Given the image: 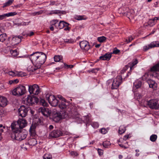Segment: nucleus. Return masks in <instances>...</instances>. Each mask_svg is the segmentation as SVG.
Segmentation results:
<instances>
[{
    "label": "nucleus",
    "instance_id": "09e8293b",
    "mask_svg": "<svg viewBox=\"0 0 159 159\" xmlns=\"http://www.w3.org/2000/svg\"><path fill=\"white\" fill-rule=\"evenodd\" d=\"M120 52V51L119 50L117 49L116 48H115L114 49L112 52L111 53L112 54H118Z\"/></svg>",
    "mask_w": 159,
    "mask_h": 159
},
{
    "label": "nucleus",
    "instance_id": "c03bdc74",
    "mask_svg": "<svg viewBox=\"0 0 159 159\" xmlns=\"http://www.w3.org/2000/svg\"><path fill=\"white\" fill-rule=\"evenodd\" d=\"M84 120L85 122L88 123L90 122L91 121L90 117L88 115L84 117Z\"/></svg>",
    "mask_w": 159,
    "mask_h": 159
},
{
    "label": "nucleus",
    "instance_id": "6e6d98bb",
    "mask_svg": "<svg viewBox=\"0 0 159 159\" xmlns=\"http://www.w3.org/2000/svg\"><path fill=\"white\" fill-rule=\"evenodd\" d=\"M34 34V33L32 31H29L27 32V35L28 36L31 37Z\"/></svg>",
    "mask_w": 159,
    "mask_h": 159
},
{
    "label": "nucleus",
    "instance_id": "3c124183",
    "mask_svg": "<svg viewBox=\"0 0 159 159\" xmlns=\"http://www.w3.org/2000/svg\"><path fill=\"white\" fill-rule=\"evenodd\" d=\"M17 76H24L25 75V74L20 71H17Z\"/></svg>",
    "mask_w": 159,
    "mask_h": 159
},
{
    "label": "nucleus",
    "instance_id": "f3484780",
    "mask_svg": "<svg viewBox=\"0 0 159 159\" xmlns=\"http://www.w3.org/2000/svg\"><path fill=\"white\" fill-rule=\"evenodd\" d=\"M112 57L111 53L108 52L105 53L104 55H102L99 57L98 59V61H109Z\"/></svg>",
    "mask_w": 159,
    "mask_h": 159
},
{
    "label": "nucleus",
    "instance_id": "2f4dec72",
    "mask_svg": "<svg viewBox=\"0 0 159 159\" xmlns=\"http://www.w3.org/2000/svg\"><path fill=\"white\" fill-rule=\"evenodd\" d=\"M103 146L105 148H108L111 145V143L109 141H105L103 142L102 143Z\"/></svg>",
    "mask_w": 159,
    "mask_h": 159
},
{
    "label": "nucleus",
    "instance_id": "bb28decb",
    "mask_svg": "<svg viewBox=\"0 0 159 159\" xmlns=\"http://www.w3.org/2000/svg\"><path fill=\"white\" fill-rule=\"evenodd\" d=\"M64 42L66 43H73L75 42V39L71 38L70 39H65Z\"/></svg>",
    "mask_w": 159,
    "mask_h": 159
},
{
    "label": "nucleus",
    "instance_id": "7ed1b4c3",
    "mask_svg": "<svg viewBox=\"0 0 159 159\" xmlns=\"http://www.w3.org/2000/svg\"><path fill=\"white\" fill-rule=\"evenodd\" d=\"M58 106L60 109V112H66L67 116L69 113L72 112V110L70 107L71 106V104L66 101H59Z\"/></svg>",
    "mask_w": 159,
    "mask_h": 159
},
{
    "label": "nucleus",
    "instance_id": "a18cd8bd",
    "mask_svg": "<svg viewBox=\"0 0 159 159\" xmlns=\"http://www.w3.org/2000/svg\"><path fill=\"white\" fill-rule=\"evenodd\" d=\"M63 67L64 68L68 69V68H72L74 67V65H68L66 63H63Z\"/></svg>",
    "mask_w": 159,
    "mask_h": 159
},
{
    "label": "nucleus",
    "instance_id": "20e7f679",
    "mask_svg": "<svg viewBox=\"0 0 159 159\" xmlns=\"http://www.w3.org/2000/svg\"><path fill=\"white\" fill-rule=\"evenodd\" d=\"M26 92L25 87L23 85H19L12 91V93L15 96H21L25 94Z\"/></svg>",
    "mask_w": 159,
    "mask_h": 159
},
{
    "label": "nucleus",
    "instance_id": "f8f14e48",
    "mask_svg": "<svg viewBox=\"0 0 159 159\" xmlns=\"http://www.w3.org/2000/svg\"><path fill=\"white\" fill-rule=\"evenodd\" d=\"M28 110H30L29 107H26L24 105L21 106L18 109L19 116L22 117H25L27 115Z\"/></svg>",
    "mask_w": 159,
    "mask_h": 159
},
{
    "label": "nucleus",
    "instance_id": "a211bd4d",
    "mask_svg": "<svg viewBox=\"0 0 159 159\" xmlns=\"http://www.w3.org/2000/svg\"><path fill=\"white\" fill-rule=\"evenodd\" d=\"M138 62V61L137 59H136L134 60H133L132 62L129 63V67H130V70L129 71L128 73H127L126 75V77H129V75L131 74V73L130 71H131V70L133 69L134 66L136 65Z\"/></svg>",
    "mask_w": 159,
    "mask_h": 159
},
{
    "label": "nucleus",
    "instance_id": "052dcab7",
    "mask_svg": "<svg viewBox=\"0 0 159 159\" xmlns=\"http://www.w3.org/2000/svg\"><path fill=\"white\" fill-rule=\"evenodd\" d=\"M30 23V22H25L24 21H22L21 23H20V25L22 26H24L26 25H28Z\"/></svg>",
    "mask_w": 159,
    "mask_h": 159
},
{
    "label": "nucleus",
    "instance_id": "e2e57ef3",
    "mask_svg": "<svg viewBox=\"0 0 159 159\" xmlns=\"http://www.w3.org/2000/svg\"><path fill=\"white\" fill-rule=\"evenodd\" d=\"M6 18L5 14L0 15V20Z\"/></svg>",
    "mask_w": 159,
    "mask_h": 159
},
{
    "label": "nucleus",
    "instance_id": "de8ad7c7",
    "mask_svg": "<svg viewBox=\"0 0 159 159\" xmlns=\"http://www.w3.org/2000/svg\"><path fill=\"white\" fill-rule=\"evenodd\" d=\"M23 38V37L19 35L18 36H16L15 37H13L12 38L13 40H17L18 39L19 40V41H21V39Z\"/></svg>",
    "mask_w": 159,
    "mask_h": 159
},
{
    "label": "nucleus",
    "instance_id": "680f3d73",
    "mask_svg": "<svg viewBox=\"0 0 159 159\" xmlns=\"http://www.w3.org/2000/svg\"><path fill=\"white\" fill-rule=\"evenodd\" d=\"M135 151L136 152L135 156L137 157H139L140 155L139 153V149H136Z\"/></svg>",
    "mask_w": 159,
    "mask_h": 159
},
{
    "label": "nucleus",
    "instance_id": "4468645a",
    "mask_svg": "<svg viewBox=\"0 0 159 159\" xmlns=\"http://www.w3.org/2000/svg\"><path fill=\"white\" fill-rule=\"evenodd\" d=\"M39 111L45 117L50 116L51 113V111L45 107H40L39 109Z\"/></svg>",
    "mask_w": 159,
    "mask_h": 159
},
{
    "label": "nucleus",
    "instance_id": "72a5a7b5",
    "mask_svg": "<svg viewBox=\"0 0 159 159\" xmlns=\"http://www.w3.org/2000/svg\"><path fill=\"white\" fill-rule=\"evenodd\" d=\"M62 58V57L59 55H56L54 57V60L55 62H59Z\"/></svg>",
    "mask_w": 159,
    "mask_h": 159
},
{
    "label": "nucleus",
    "instance_id": "4c0bfd02",
    "mask_svg": "<svg viewBox=\"0 0 159 159\" xmlns=\"http://www.w3.org/2000/svg\"><path fill=\"white\" fill-rule=\"evenodd\" d=\"M40 104L43 106V107L47 106L48 104L44 99H41L40 100Z\"/></svg>",
    "mask_w": 159,
    "mask_h": 159
},
{
    "label": "nucleus",
    "instance_id": "5701e85b",
    "mask_svg": "<svg viewBox=\"0 0 159 159\" xmlns=\"http://www.w3.org/2000/svg\"><path fill=\"white\" fill-rule=\"evenodd\" d=\"M69 25V24L64 21H60L59 23H58V29H61L64 27L65 26H67Z\"/></svg>",
    "mask_w": 159,
    "mask_h": 159
},
{
    "label": "nucleus",
    "instance_id": "b1692460",
    "mask_svg": "<svg viewBox=\"0 0 159 159\" xmlns=\"http://www.w3.org/2000/svg\"><path fill=\"white\" fill-rule=\"evenodd\" d=\"M28 144L30 146H34L37 144V141L35 138H32L28 140Z\"/></svg>",
    "mask_w": 159,
    "mask_h": 159
},
{
    "label": "nucleus",
    "instance_id": "473e14b6",
    "mask_svg": "<svg viewBox=\"0 0 159 159\" xmlns=\"http://www.w3.org/2000/svg\"><path fill=\"white\" fill-rule=\"evenodd\" d=\"M107 38L103 36L98 37V40L100 43H103L106 41Z\"/></svg>",
    "mask_w": 159,
    "mask_h": 159
},
{
    "label": "nucleus",
    "instance_id": "6ab92c4d",
    "mask_svg": "<svg viewBox=\"0 0 159 159\" xmlns=\"http://www.w3.org/2000/svg\"><path fill=\"white\" fill-rule=\"evenodd\" d=\"M147 82L150 88H152L155 90L157 89V84L155 81L151 79H148L147 81Z\"/></svg>",
    "mask_w": 159,
    "mask_h": 159
},
{
    "label": "nucleus",
    "instance_id": "7c9ffc66",
    "mask_svg": "<svg viewBox=\"0 0 159 159\" xmlns=\"http://www.w3.org/2000/svg\"><path fill=\"white\" fill-rule=\"evenodd\" d=\"M125 128L123 126H120L119 128V133L120 134H122L125 131Z\"/></svg>",
    "mask_w": 159,
    "mask_h": 159
},
{
    "label": "nucleus",
    "instance_id": "69168bd1",
    "mask_svg": "<svg viewBox=\"0 0 159 159\" xmlns=\"http://www.w3.org/2000/svg\"><path fill=\"white\" fill-rule=\"evenodd\" d=\"M149 26H150V25H149V23L148 22L147 23H145L144 24L143 27L144 28H146L147 27H148Z\"/></svg>",
    "mask_w": 159,
    "mask_h": 159
},
{
    "label": "nucleus",
    "instance_id": "39448f33",
    "mask_svg": "<svg viewBox=\"0 0 159 159\" xmlns=\"http://www.w3.org/2000/svg\"><path fill=\"white\" fill-rule=\"evenodd\" d=\"M67 113L65 112H56L52 116L53 120L56 122H58L62 119H64L67 117Z\"/></svg>",
    "mask_w": 159,
    "mask_h": 159
},
{
    "label": "nucleus",
    "instance_id": "f704fd0d",
    "mask_svg": "<svg viewBox=\"0 0 159 159\" xmlns=\"http://www.w3.org/2000/svg\"><path fill=\"white\" fill-rule=\"evenodd\" d=\"M157 138V135L156 134H153L150 136V140L152 142H154L156 140Z\"/></svg>",
    "mask_w": 159,
    "mask_h": 159
},
{
    "label": "nucleus",
    "instance_id": "1a4fd4ad",
    "mask_svg": "<svg viewBox=\"0 0 159 159\" xmlns=\"http://www.w3.org/2000/svg\"><path fill=\"white\" fill-rule=\"evenodd\" d=\"M145 103L152 109L159 108V104L158 101L156 99H152L146 101Z\"/></svg>",
    "mask_w": 159,
    "mask_h": 159
},
{
    "label": "nucleus",
    "instance_id": "c756f323",
    "mask_svg": "<svg viewBox=\"0 0 159 159\" xmlns=\"http://www.w3.org/2000/svg\"><path fill=\"white\" fill-rule=\"evenodd\" d=\"M13 1L14 0H8L7 2L3 4L2 7L5 8L10 6L13 3Z\"/></svg>",
    "mask_w": 159,
    "mask_h": 159
},
{
    "label": "nucleus",
    "instance_id": "a19ab883",
    "mask_svg": "<svg viewBox=\"0 0 159 159\" xmlns=\"http://www.w3.org/2000/svg\"><path fill=\"white\" fill-rule=\"evenodd\" d=\"M84 16H76L75 17V19L77 20H83L86 19Z\"/></svg>",
    "mask_w": 159,
    "mask_h": 159
},
{
    "label": "nucleus",
    "instance_id": "f257e3e1",
    "mask_svg": "<svg viewBox=\"0 0 159 159\" xmlns=\"http://www.w3.org/2000/svg\"><path fill=\"white\" fill-rule=\"evenodd\" d=\"M27 122L25 119H19L16 122L11 123V127L12 132L11 136L13 140L21 141L25 139L27 136V132L23 129L27 125Z\"/></svg>",
    "mask_w": 159,
    "mask_h": 159
},
{
    "label": "nucleus",
    "instance_id": "bf43d9fd",
    "mask_svg": "<svg viewBox=\"0 0 159 159\" xmlns=\"http://www.w3.org/2000/svg\"><path fill=\"white\" fill-rule=\"evenodd\" d=\"M98 152L99 155L100 156L102 155L103 154V151L102 149L98 148Z\"/></svg>",
    "mask_w": 159,
    "mask_h": 159
},
{
    "label": "nucleus",
    "instance_id": "e433bc0d",
    "mask_svg": "<svg viewBox=\"0 0 159 159\" xmlns=\"http://www.w3.org/2000/svg\"><path fill=\"white\" fill-rule=\"evenodd\" d=\"M17 14V13L16 12H11L5 14L6 17H8L11 16H13Z\"/></svg>",
    "mask_w": 159,
    "mask_h": 159
},
{
    "label": "nucleus",
    "instance_id": "c9c22d12",
    "mask_svg": "<svg viewBox=\"0 0 159 159\" xmlns=\"http://www.w3.org/2000/svg\"><path fill=\"white\" fill-rule=\"evenodd\" d=\"M8 74L12 77L16 76H17V71H11L8 72Z\"/></svg>",
    "mask_w": 159,
    "mask_h": 159
},
{
    "label": "nucleus",
    "instance_id": "79ce46f5",
    "mask_svg": "<svg viewBox=\"0 0 159 159\" xmlns=\"http://www.w3.org/2000/svg\"><path fill=\"white\" fill-rule=\"evenodd\" d=\"M19 82V80L18 79H16L14 80H11L9 81V83L10 84H16Z\"/></svg>",
    "mask_w": 159,
    "mask_h": 159
},
{
    "label": "nucleus",
    "instance_id": "864d4df0",
    "mask_svg": "<svg viewBox=\"0 0 159 159\" xmlns=\"http://www.w3.org/2000/svg\"><path fill=\"white\" fill-rule=\"evenodd\" d=\"M92 126L94 128H97L99 127V124L98 122H93L92 124Z\"/></svg>",
    "mask_w": 159,
    "mask_h": 159
},
{
    "label": "nucleus",
    "instance_id": "603ef678",
    "mask_svg": "<svg viewBox=\"0 0 159 159\" xmlns=\"http://www.w3.org/2000/svg\"><path fill=\"white\" fill-rule=\"evenodd\" d=\"M71 156L74 157H77L79 155V154L76 152L74 151H72L70 152Z\"/></svg>",
    "mask_w": 159,
    "mask_h": 159
},
{
    "label": "nucleus",
    "instance_id": "338daca9",
    "mask_svg": "<svg viewBox=\"0 0 159 159\" xmlns=\"http://www.w3.org/2000/svg\"><path fill=\"white\" fill-rule=\"evenodd\" d=\"M29 111H30V113L32 115H33L34 113V111L32 109H31L30 108V110H28Z\"/></svg>",
    "mask_w": 159,
    "mask_h": 159
},
{
    "label": "nucleus",
    "instance_id": "9b49d317",
    "mask_svg": "<svg viewBox=\"0 0 159 159\" xmlns=\"http://www.w3.org/2000/svg\"><path fill=\"white\" fill-rule=\"evenodd\" d=\"M151 75L159 80V63L153 66L151 69Z\"/></svg>",
    "mask_w": 159,
    "mask_h": 159
},
{
    "label": "nucleus",
    "instance_id": "58836bf2",
    "mask_svg": "<svg viewBox=\"0 0 159 159\" xmlns=\"http://www.w3.org/2000/svg\"><path fill=\"white\" fill-rule=\"evenodd\" d=\"M150 25V26L152 27L155 24V20L154 18L153 19H150L149 20L148 22Z\"/></svg>",
    "mask_w": 159,
    "mask_h": 159
},
{
    "label": "nucleus",
    "instance_id": "423d86ee",
    "mask_svg": "<svg viewBox=\"0 0 159 159\" xmlns=\"http://www.w3.org/2000/svg\"><path fill=\"white\" fill-rule=\"evenodd\" d=\"M46 98L49 103L52 106L56 107L57 105H58L59 101L54 96L47 94L46 95Z\"/></svg>",
    "mask_w": 159,
    "mask_h": 159
},
{
    "label": "nucleus",
    "instance_id": "6e6552de",
    "mask_svg": "<svg viewBox=\"0 0 159 159\" xmlns=\"http://www.w3.org/2000/svg\"><path fill=\"white\" fill-rule=\"evenodd\" d=\"M28 91L30 94L38 95L40 92V89L37 84L28 85Z\"/></svg>",
    "mask_w": 159,
    "mask_h": 159
},
{
    "label": "nucleus",
    "instance_id": "49530a36",
    "mask_svg": "<svg viewBox=\"0 0 159 159\" xmlns=\"http://www.w3.org/2000/svg\"><path fill=\"white\" fill-rule=\"evenodd\" d=\"M99 69L98 68H93L90 70H88V71L89 72H92V73H96L98 71Z\"/></svg>",
    "mask_w": 159,
    "mask_h": 159
},
{
    "label": "nucleus",
    "instance_id": "8fccbe9b",
    "mask_svg": "<svg viewBox=\"0 0 159 159\" xmlns=\"http://www.w3.org/2000/svg\"><path fill=\"white\" fill-rule=\"evenodd\" d=\"M129 67V66L128 65L125 66L121 71V75L123 74Z\"/></svg>",
    "mask_w": 159,
    "mask_h": 159
},
{
    "label": "nucleus",
    "instance_id": "0e129e2a",
    "mask_svg": "<svg viewBox=\"0 0 159 159\" xmlns=\"http://www.w3.org/2000/svg\"><path fill=\"white\" fill-rule=\"evenodd\" d=\"M64 68L63 64L61 65L60 66L56 68V69L57 70H60Z\"/></svg>",
    "mask_w": 159,
    "mask_h": 159
},
{
    "label": "nucleus",
    "instance_id": "9d476101",
    "mask_svg": "<svg viewBox=\"0 0 159 159\" xmlns=\"http://www.w3.org/2000/svg\"><path fill=\"white\" fill-rule=\"evenodd\" d=\"M121 75H118L115 78L112 82L111 89H116L122 82Z\"/></svg>",
    "mask_w": 159,
    "mask_h": 159
},
{
    "label": "nucleus",
    "instance_id": "2eb2a0df",
    "mask_svg": "<svg viewBox=\"0 0 159 159\" xmlns=\"http://www.w3.org/2000/svg\"><path fill=\"white\" fill-rule=\"evenodd\" d=\"M80 45L82 49L88 51L90 48V45L89 42L86 41H83L80 43Z\"/></svg>",
    "mask_w": 159,
    "mask_h": 159
},
{
    "label": "nucleus",
    "instance_id": "ea45409f",
    "mask_svg": "<svg viewBox=\"0 0 159 159\" xmlns=\"http://www.w3.org/2000/svg\"><path fill=\"white\" fill-rule=\"evenodd\" d=\"M10 52L11 54L14 57H16L19 54L16 50H11Z\"/></svg>",
    "mask_w": 159,
    "mask_h": 159
},
{
    "label": "nucleus",
    "instance_id": "393cba45",
    "mask_svg": "<svg viewBox=\"0 0 159 159\" xmlns=\"http://www.w3.org/2000/svg\"><path fill=\"white\" fill-rule=\"evenodd\" d=\"M30 134L31 136L33 137H35L36 135V133L35 130V127L32 126H31L30 128Z\"/></svg>",
    "mask_w": 159,
    "mask_h": 159
},
{
    "label": "nucleus",
    "instance_id": "412c9836",
    "mask_svg": "<svg viewBox=\"0 0 159 159\" xmlns=\"http://www.w3.org/2000/svg\"><path fill=\"white\" fill-rule=\"evenodd\" d=\"M64 11H61L60 10H51L48 13V15H52V14H63Z\"/></svg>",
    "mask_w": 159,
    "mask_h": 159
},
{
    "label": "nucleus",
    "instance_id": "cd10ccee",
    "mask_svg": "<svg viewBox=\"0 0 159 159\" xmlns=\"http://www.w3.org/2000/svg\"><path fill=\"white\" fill-rule=\"evenodd\" d=\"M7 35L6 33H3L0 35V42H3L6 39Z\"/></svg>",
    "mask_w": 159,
    "mask_h": 159
},
{
    "label": "nucleus",
    "instance_id": "aec40b11",
    "mask_svg": "<svg viewBox=\"0 0 159 159\" xmlns=\"http://www.w3.org/2000/svg\"><path fill=\"white\" fill-rule=\"evenodd\" d=\"M7 104V98L3 97L0 96V107H4Z\"/></svg>",
    "mask_w": 159,
    "mask_h": 159
},
{
    "label": "nucleus",
    "instance_id": "4be33fe9",
    "mask_svg": "<svg viewBox=\"0 0 159 159\" xmlns=\"http://www.w3.org/2000/svg\"><path fill=\"white\" fill-rule=\"evenodd\" d=\"M142 83L141 81L137 80L134 83L133 89L135 90L140 88L142 85Z\"/></svg>",
    "mask_w": 159,
    "mask_h": 159
},
{
    "label": "nucleus",
    "instance_id": "4d7b16f0",
    "mask_svg": "<svg viewBox=\"0 0 159 159\" xmlns=\"http://www.w3.org/2000/svg\"><path fill=\"white\" fill-rule=\"evenodd\" d=\"M100 132L102 134H105L107 133V131L106 129L105 128H102L101 129Z\"/></svg>",
    "mask_w": 159,
    "mask_h": 159
},
{
    "label": "nucleus",
    "instance_id": "ddd939ff",
    "mask_svg": "<svg viewBox=\"0 0 159 159\" xmlns=\"http://www.w3.org/2000/svg\"><path fill=\"white\" fill-rule=\"evenodd\" d=\"M63 133L60 129L54 130L51 132L48 136L49 139L58 137L62 135Z\"/></svg>",
    "mask_w": 159,
    "mask_h": 159
},
{
    "label": "nucleus",
    "instance_id": "a878e982",
    "mask_svg": "<svg viewBox=\"0 0 159 159\" xmlns=\"http://www.w3.org/2000/svg\"><path fill=\"white\" fill-rule=\"evenodd\" d=\"M40 68V67H37L36 65H33V66H29L27 68V70L31 72H34Z\"/></svg>",
    "mask_w": 159,
    "mask_h": 159
},
{
    "label": "nucleus",
    "instance_id": "c85d7f7f",
    "mask_svg": "<svg viewBox=\"0 0 159 159\" xmlns=\"http://www.w3.org/2000/svg\"><path fill=\"white\" fill-rule=\"evenodd\" d=\"M58 20H54L51 21L50 22L51 25H54L55 27L58 29Z\"/></svg>",
    "mask_w": 159,
    "mask_h": 159
},
{
    "label": "nucleus",
    "instance_id": "5fc2aeb1",
    "mask_svg": "<svg viewBox=\"0 0 159 159\" xmlns=\"http://www.w3.org/2000/svg\"><path fill=\"white\" fill-rule=\"evenodd\" d=\"M52 158L51 155L48 154H45L43 156V159H51Z\"/></svg>",
    "mask_w": 159,
    "mask_h": 159
},
{
    "label": "nucleus",
    "instance_id": "13d9d810",
    "mask_svg": "<svg viewBox=\"0 0 159 159\" xmlns=\"http://www.w3.org/2000/svg\"><path fill=\"white\" fill-rule=\"evenodd\" d=\"M57 97L60 99V100L59 101H66V100L61 95H58Z\"/></svg>",
    "mask_w": 159,
    "mask_h": 159
},
{
    "label": "nucleus",
    "instance_id": "37998d69",
    "mask_svg": "<svg viewBox=\"0 0 159 159\" xmlns=\"http://www.w3.org/2000/svg\"><path fill=\"white\" fill-rule=\"evenodd\" d=\"M134 39V37H133L132 36H129L128 38V39H125V42L127 43H129L131 42Z\"/></svg>",
    "mask_w": 159,
    "mask_h": 159
},
{
    "label": "nucleus",
    "instance_id": "f03ea898",
    "mask_svg": "<svg viewBox=\"0 0 159 159\" xmlns=\"http://www.w3.org/2000/svg\"><path fill=\"white\" fill-rule=\"evenodd\" d=\"M30 59L34 65L40 68L45 62L47 56L43 52H37L31 54L30 56Z\"/></svg>",
    "mask_w": 159,
    "mask_h": 159
},
{
    "label": "nucleus",
    "instance_id": "dca6fc26",
    "mask_svg": "<svg viewBox=\"0 0 159 159\" xmlns=\"http://www.w3.org/2000/svg\"><path fill=\"white\" fill-rule=\"evenodd\" d=\"M155 47H159V42H152L148 45L144 46L143 47V50L146 52Z\"/></svg>",
    "mask_w": 159,
    "mask_h": 159
},
{
    "label": "nucleus",
    "instance_id": "774afa93",
    "mask_svg": "<svg viewBox=\"0 0 159 159\" xmlns=\"http://www.w3.org/2000/svg\"><path fill=\"white\" fill-rule=\"evenodd\" d=\"M124 159H133L132 156L130 155H128Z\"/></svg>",
    "mask_w": 159,
    "mask_h": 159
},
{
    "label": "nucleus",
    "instance_id": "0eeeda50",
    "mask_svg": "<svg viewBox=\"0 0 159 159\" xmlns=\"http://www.w3.org/2000/svg\"><path fill=\"white\" fill-rule=\"evenodd\" d=\"M39 99L34 96H31L28 95L24 100L25 104L28 105H32L35 103H38Z\"/></svg>",
    "mask_w": 159,
    "mask_h": 159
}]
</instances>
